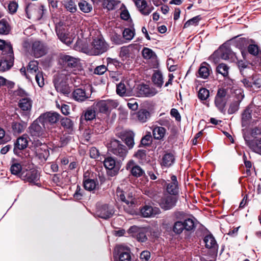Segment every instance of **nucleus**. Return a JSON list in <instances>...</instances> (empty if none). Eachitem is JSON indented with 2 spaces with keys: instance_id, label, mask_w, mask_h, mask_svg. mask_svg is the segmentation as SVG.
Wrapping results in <instances>:
<instances>
[{
  "instance_id": "f257e3e1",
  "label": "nucleus",
  "mask_w": 261,
  "mask_h": 261,
  "mask_svg": "<svg viewBox=\"0 0 261 261\" xmlns=\"http://www.w3.org/2000/svg\"><path fill=\"white\" fill-rule=\"evenodd\" d=\"M116 193L119 199L125 203L123 206L124 211L131 215L137 214L136 200L134 197L135 195L133 192L132 191L126 192L127 198H125V192L120 187L117 188Z\"/></svg>"
},
{
  "instance_id": "f03ea898",
  "label": "nucleus",
  "mask_w": 261,
  "mask_h": 261,
  "mask_svg": "<svg viewBox=\"0 0 261 261\" xmlns=\"http://www.w3.org/2000/svg\"><path fill=\"white\" fill-rule=\"evenodd\" d=\"M69 72L62 70L54 76L53 82L56 90L64 95H68L70 92L67 84Z\"/></svg>"
},
{
  "instance_id": "7ed1b4c3",
  "label": "nucleus",
  "mask_w": 261,
  "mask_h": 261,
  "mask_svg": "<svg viewBox=\"0 0 261 261\" xmlns=\"http://www.w3.org/2000/svg\"><path fill=\"white\" fill-rule=\"evenodd\" d=\"M164 182L166 185V191L168 194L178 195L179 192V184L175 175L169 174L167 171H164Z\"/></svg>"
},
{
  "instance_id": "20e7f679",
  "label": "nucleus",
  "mask_w": 261,
  "mask_h": 261,
  "mask_svg": "<svg viewBox=\"0 0 261 261\" xmlns=\"http://www.w3.org/2000/svg\"><path fill=\"white\" fill-rule=\"evenodd\" d=\"M60 115L56 112H48L42 114L38 118L41 120V125L45 126L49 132H50L51 127L56 124L60 118Z\"/></svg>"
},
{
  "instance_id": "39448f33",
  "label": "nucleus",
  "mask_w": 261,
  "mask_h": 261,
  "mask_svg": "<svg viewBox=\"0 0 261 261\" xmlns=\"http://www.w3.org/2000/svg\"><path fill=\"white\" fill-rule=\"evenodd\" d=\"M109 150L113 154L123 160L127 153V149L122 142L116 139L111 141Z\"/></svg>"
},
{
  "instance_id": "423d86ee",
  "label": "nucleus",
  "mask_w": 261,
  "mask_h": 261,
  "mask_svg": "<svg viewBox=\"0 0 261 261\" xmlns=\"http://www.w3.org/2000/svg\"><path fill=\"white\" fill-rule=\"evenodd\" d=\"M41 124V121L38 118L30 125L28 128V132L31 136L36 138L43 137L49 132L45 126Z\"/></svg>"
},
{
  "instance_id": "0eeeda50",
  "label": "nucleus",
  "mask_w": 261,
  "mask_h": 261,
  "mask_svg": "<svg viewBox=\"0 0 261 261\" xmlns=\"http://www.w3.org/2000/svg\"><path fill=\"white\" fill-rule=\"evenodd\" d=\"M91 46V51L95 56L102 54L109 49V45L101 37L93 39Z\"/></svg>"
},
{
  "instance_id": "6e6552de",
  "label": "nucleus",
  "mask_w": 261,
  "mask_h": 261,
  "mask_svg": "<svg viewBox=\"0 0 261 261\" xmlns=\"http://www.w3.org/2000/svg\"><path fill=\"white\" fill-rule=\"evenodd\" d=\"M118 102L115 100H100L93 105L95 109L100 113H106L109 111L117 108Z\"/></svg>"
},
{
  "instance_id": "1a4fd4ad",
  "label": "nucleus",
  "mask_w": 261,
  "mask_h": 261,
  "mask_svg": "<svg viewBox=\"0 0 261 261\" xmlns=\"http://www.w3.org/2000/svg\"><path fill=\"white\" fill-rule=\"evenodd\" d=\"M32 54L36 58L42 57L47 53L46 46L40 41H35L32 44Z\"/></svg>"
},
{
  "instance_id": "9d476101",
  "label": "nucleus",
  "mask_w": 261,
  "mask_h": 261,
  "mask_svg": "<svg viewBox=\"0 0 261 261\" xmlns=\"http://www.w3.org/2000/svg\"><path fill=\"white\" fill-rule=\"evenodd\" d=\"M156 93L154 88L146 84H140L136 88V94L139 97H150Z\"/></svg>"
},
{
  "instance_id": "9b49d317",
  "label": "nucleus",
  "mask_w": 261,
  "mask_h": 261,
  "mask_svg": "<svg viewBox=\"0 0 261 261\" xmlns=\"http://www.w3.org/2000/svg\"><path fill=\"white\" fill-rule=\"evenodd\" d=\"M19 177L25 181L35 184L39 179V174L36 170H30L22 171Z\"/></svg>"
},
{
  "instance_id": "f8f14e48",
  "label": "nucleus",
  "mask_w": 261,
  "mask_h": 261,
  "mask_svg": "<svg viewBox=\"0 0 261 261\" xmlns=\"http://www.w3.org/2000/svg\"><path fill=\"white\" fill-rule=\"evenodd\" d=\"M117 251L119 261H131V252L129 248L119 245L117 248Z\"/></svg>"
},
{
  "instance_id": "ddd939ff",
  "label": "nucleus",
  "mask_w": 261,
  "mask_h": 261,
  "mask_svg": "<svg viewBox=\"0 0 261 261\" xmlns=\"http://www.w3.org/2000/svg\"><path fill=\"white\" fill-rule=\"evenodd\" d=\"M177 200V195L168 193L164 195V211L169 210L175 207Z\"/></svg>"
},
{
  "instance_id": "4468645a",
  "label": "nucleus",
  "mask_w": 261,
  "mask_h": 261,
  "mask_svg": "<svg viewBox=\"0 0 261 261\" xmlns=\"http://www.w3.org/2000/svg\"><path fill=\"white\" fill-rule=\"evenodd\" d=\"M28 137L27 135H23L16 140L14 143V152L17 153L18 150L25 149L28 146Z\"/></svg>"
},
{
  "instance_id": "2eb2a0df",
  "label": "nucleus",
  "mask_w": 261,
  "mask_h": 261,
  "mask_svg": "<svg viewBox=\"0 0 261 261\" xmlns=\"http://www.w3.org/2000/svg\"><path fill=\"white\" fill-rule=\"evenodd\" d=\"M219 51L220 52V57L222 59L234 61L237 59L236 54L233 52L229 47L224 46L220 47Z\"/></svg>"
},
{
  "instance_id": "dca6fc26",
  "label": "nucleus",
  "mask_w": 261,
  "mask_h": 261,
  "mask_svg": "<svg viewBox=\"0 0 261 261\" xmlns=\"http://www.w3.org/2000/svg\"><path fill=\"white\" fill-rule=\"evenodd\" d=\"M60 61L64 66L70 68L76 67L79 62L78 59L68 55H61Z\"/></svg>"
},
{
  "instance_id": "f3484780",
  "label": "nucleus",
  "mask_w": 261,
  "mask_h": 261,
  "mask_svg": "<svg viewBox=\"0 0 261 261\" xmlns=\"http://www.w3.org/2000/svg\"><path fill=\"white\" fill-rule=\"evenodd\" d=\"M141 216L144 218L155 216L160 213V210L157 207H153L150 205H145L140 210Z\"/></svg>"
},
{
  "instance_id": "a211bd4d",
  "label": "nucleus",
  "mask_w": 261,
  "mask_h": 261,
  "mask_svg": "<svg viewBox=\"0 0 261 261\" xmlns=\"http://www.w3.org/2000/svg\"><path fill=\"white\" fill-rule=\"evenodd\" d=\"M126 170H130L132 174L135 177H140L144 174L143 170L139 166L135 165L133 160L129 161L126 166Z\"/></svg>"
},
{
  "instance_id": "6ab92c4d",
  "label": "nucleus",
  "mask_w": 261,
  "mask_h": 261,
  "mask_svg": "<svg viewBox=\"0 0 261 261\" xmlns=\"http://www.w3.org/2000/svg\"><path fill=\"white\" fill-rule=\"evenodd\" d=\"M32 100L28 97H25L19 100L18 105L21 111L26 114H29L32 109Z\"/></svg>"
},
{
  "instance_id": "aec40b11",
  "label": "nucleus",
  "mask_w": 261,
  "mask_h": 261,
  "mask_svg": "<svg viewBox=\"0 0 261 261\" xmlns=\"http://www.w3.org/2000/svg\"><path fill=\"white\" fill-rule=\"evenodd\" d=\"M96 213L98 217L107 219L112 216L114 214V211L112 207L105 204L100 207Z\"/></svg>"
},
{
  "instance_id": "412c9836",
  "label": "nucleus",
  "mask_w": 261,
  "mask_h": 261,
  "mask_svg": "<svg viewBox=\"0 0 261 261\" xmlns=\"http://www.w3.org/2000/svg\"><path fill=\"white\" fill-rule=\"evenodd\" d=\"M35 153L36 156L42 162L46 161L49 155L47 146L45 145L36 147Z\"/></svg>"
},
{
  "instance_id": "4be33fe9",
  "label": "nucleus",
  "mask_w": 261,
  "mask_h": 261,
  "mask_svg": "<svg viewBox=\"0 0 261 261\" xmlns=\"http://www.w3.org/2000/svg\"><path fill=\"white\" fill-rule=\"evenodd\" d=\"M128 231L130 233H136V239L139 242H145L147 240L145 230L136 226H133L130 227Z\"/></svg>"
},
{
  "instance_id": "5701e85b",
  "label": "nucleus",
  "mask_w": 261,
  "mask_h": 261,
  "mask_svg": "<svg viewBox=\"0 0 261 261\" xmlns=\"http://www.w3.org/2000/svg\"><path fill=\"white\" fill-rule=\"evenodd\" d=\"M90 94L86 93L85 90L77 88L72 92L73 98L77 101L82 102L90 97Z\"/></svg>"
},
{
  "instance_id": "b1692460",
  "label": "nucleus",
  "mask_w": 261,
  "mask_h": 261,
  "mask_svg": "<svg viewBox=\"0 0 261 261\" xmlns=\"http://www.w3.org/2000/svg\"><path fill=\"white\" fill-rule=\"evenodd\" d=\"M206 248L211 249L214 251H217L218 248V245L215 240V238L212 234L206 236L203 240Z\"/></svg>"
},
{
  "instance_id": "393cba45",
  "label": "nucleus",
  "mask_w": 261,
  "mask_h": 261,
  "mask_svg": "<svg viewBox=\"0 0 261 261\" xmlns=\"http://www.w3.org/2000/svg\"><path fill=\"white\" fill-rule=\"evenodd\" d=\"M135 5L139 11L143 15H148L151 11L145 0H137L136 1Z\"/></svg>"
},
{
  "instance_id": "a878e982",
  "label": "nucleus",
  "mask_w": 261,
  "mask_h": 261,
  "mask_svg": "<svg viewBox=\"0 0 261 261\" xmlns=\"http://www.w3.org/2000/svg\"><path fill=\"white\" fill-rule=\"evenodd\" d=\"M253 107L248 106L244 111L242 115V126L243 127L247 126L252 118L251 113L253 111Z\"/></svg>"
},
{
  "instance_id": "bb28decb",
  "label": "nucleus",
  "mask_w": 261,
  "mask_h": 261,
  "mask_svg": "<svg viewBox=\"0 0 261 261\" xmlns=\"http://www.w3.org/2000/svg\"><path fill=\"white\" fill-rule=\"evenodd\" d=\"M211 71L210 65L206 62H203L198 70L199 76L205 79L210 75Z\"/></svg>"
},
{
  "instance_id": "cd10ccee",
  "label": "nucleus",
  "mask_w": 261,
  "mask_h": 261,
  "mask_svg": "<svg viewBox=\"0 0 261 261\" xmlns=\"http://www.w3.org/2000/svg\"><path fill=\"white\" fill-rule=\"evenodd\" d=\"M14 59L3 57L0 60V71L4 72L10 69L13 64Z\"/></svg>"
},
{
  "instance_id": "c85d7f7f",
  "label": "nucleus",
  "mask_w": 261,
  "mask_h": 261,
  "mask_svg": "<svg viewBox=\"0 0 261 261\" xmlns=\"http://www.w3.org/2000/svg\"><path fill=\"white\" fill-rule=\"evenodd\" d=\"M56 33L60 40L65 44L69 45L72 42V40L69 38L65 32L60 27H56Z\"/></svg>"
},
{
  "instance_id": "c756f323",
  "label": "nucleus",
  "mask_w": 261,
  "mask_h": 261,
  "mask_svg": "<svg viewBox=\"0 0 261 261\" xmlns=\"http://www.w3.org/2000/svg\"><path fill=\"white\" fill-rule=\"evenodd\" d=\"M175 162V156L173 152H166L164 153V167H170Z\"/></svg>"
},
{
  "instance_id": "7c9ffc66",
  "label": "nucleus",
  "mask_w": 261,
  "mask_h": 261,
  "mask_svg": "<svg viewBox=\"0 0 261 261\" xmlns=\"http://www.w3.org/2000/svg\"><path fill=\"white\" fill-rule=\"evenodd\" d=\"M27 127V124L24 122H13L12 123V129L14 134H19L22 133Z\"/></svg>"
},
{
  "instance_id": "2f4dec72",
  "label": "nucleus",
  "mask_w": 261,
  "mask_h": 261,
  "mask_svg": "<svg viewBox=\"0 0 261 261\" xmlns=\"http://www.w3.org/2000/svg\"><path fill=\"white\" fill-rule=\"evenodd\" d=\"M150 114L146 109H141L137 113L138 120L141 123H144L150 118Z\"/></svg>"
},
{
  "instance_id": "473e14b6",
  "label": "nucleus",
  "mask_w": 261,
  "mask_h": 261,
  "mask_svg": "<svg viewBox=\"0 0 261 261\" xmlns=\"http://www.w3.org/2000/svg\"><path fill=\"white\" fill-rule=\"evenodd\" d=\"M154 84L158 87L161 88L163 83V77L161 71H156L153 74L152 77Z\"/></svg>"
},
{
  "instance_id": "72a5a7b5",
  "label": "nucleus",
  "mask_w": 261,
  "mask_h": 261,
  "mask_svg": "<svg viewBox=\"0 0 261 261\" xmlns=\"http://www.w3.org/2000/svg\"><path fill=\"white\" fill-rule=\"evenodd\" d=\"M11 31V26L9 22L5 19L0 20V34L8 35Z\"/></svg>"
},
{
  "instance_id": "f704fd0d",
  "label": "nucleus",
  "mask_w": 261,
  "mask_h": 261,
  "mask_svg": "<svg viewBox=\"0 0 261 261\" xmlns=\"http://www.w3.org/2000/svg\"><path fill=\"white\" fill-rule=\"evenodd\" d=\"M97 185L98 181L93 179L88 178L84 181L85 189L89 191L95 190Z\"/></svg>"
},
{
  "instance_id": "c9c22d12",
  "label": "nucleus",
  "mask_w": 261,
  "mask_h": 261,
  "mask_svg": "<svg viewBox=\"0 0 261 261\" xmlns=\"http://www.w3.org/2000/svg\"><path fill=\"white\" fill-rule=\"evenodd\" d=\"M95 108L94 107L88 108L84 113V119L87 121L94 119L96 117Z\"/></svg>"
},
{
  "instance_id": "e433bc0d",
  "label": "nucleus",
  "mask_w": 261,
  "mask_h": 261,
  "mask_svg": "<svg viewBox=\"0 0 261 261\" xmlns=\"http://www.w3.org/2000/svg\"><path fill=\"white\" fill-rule=\"evenodd\" d=\"M120 3V1L116 0H103L102 6L108 10H112Z\"/></svg>"
},
{
  "instance_id": "4c0bfd02",
  "label": "nucleus",
  "mask_w": 261,
  "mask_h": 261,
  "mask_svg": "<svg viewBox=\"0 0 261 261\" xmlns=\"http://www.w3.org/2000/svg\"><path fill=\"white\" fill-rule=\"evenodd\" d=\"M244 98V95L241 93L240 99H238V100L231 103L228 109V113L229 114H232L236 113L239 109V105L241 100Z\"/></svg>"
},
{
  "instance_id": "58836bf2",
  "label": "nucleus",
  "mask_w": 261,
  "mask_h": 261,
  "mask_svg": "<svg viewBox=\"0 0 261 261\" xmlns=\"http://www.w3.org/2000/svg\"><path fill=\"white\" fill-rule=\"evenodd\" d=\"M243 138L245 141L246 144L249 147H251V146L253 144V141L255 140L254 139H252L253 137L251 135V134L250 131L248 129H244L242 130Z\"/></svg>"
},
{
  "instance_id": "ea45409f",
  "label": "nucleus",
  "mask_w": 261,
  "mask_h": 261,
  "mask_svg": "<svg viewBox=\"0 0 261 261\" xmlns=\"http://www.w3.org/2000/svg\"><path fill=\"white\" fill-rule=\"evenodd\" d=\"M152 139L150 132H147V134L141 139L140 144L139 147L149 146L152 142Z\"/></svg>"
},
{
  "instance_id": "a19ab883",
  "label": "nucleus",
  "mask_w": 261,
  "mask_h": 261,
  "mask_svg": "<svg viewBox=\"0 0 261 261\" xmlns=\"http://www.w3.org/2000/svg\"><path fill=\"white\" fill-rule=\"evenodd\" d=\"M142 54L143 58L146 60H154L156 58L155 54L152 49L147 47H145L143 49Z\"/></svg>"
},
{
  "instance_id": "79ce46f5",
  "label": "nucleus",
  "mask_w": 261,
  "mask_h": 261,
  "mask_svg": "<svg viewBox=\"0 0 261 261\" xmlns=\"http://www.w3.org/2000/svg\"><path fill=\"white\" fill-rule=\"evenodd\" d=\"M63 5L67 11L71 13H75L77 11L76 5L72 0H65Z\"/></svg>"
},
{
  "instance_id": "37998d69",
  "label": "nucleus",
  "mask_w": 261,
  "mask_h": 261,
  "mask_svg": "<svg viewBox=\"0 0 261 261\" xmlns=\"http://www.w3.org/2000/svg\"><path fill=\"white\" fill-rule=\"evenodd\" d=\"M2 51L3 55H6L5 57L14 59L13 48L10 43H7Z\"/></svg>"
},
{
  "instance_id": "c03bdc74",
  "label": "nucleus",
  "mask_w": 261,
  "mask_h": 261,
  "mask_svg": "<svg viewBox=\"0 0 261 261\" xmlns=\"http://www.w3.org/2000/svg\"><path fill=\"white\" fill-rule=\"evenodd\" d=\"M229 67L224 63L219 64L217 67V72L222 74L224 77L228 75V70Z\"/></svg>"
},
{
  "instance_id": "a18cd8bd",
  "label": "nucleus",
  "mask_w": 261,
  "mask_h": 261,
  "mask_svg": "<svg viewBox=\"0 0 261 261\" xmlns=\"http://www.w3.org/2000/svg\"><path fill=\"white\" fill-rule=\"evenodd\" d=\"M27 71L32 74L37 73L39 71L38 62L35 60L30 61L27 66Z\"/></svg>"
},
{
  "instance_id": "49530a36",
  "label": "nucleus",
  "mask_w": 261,
  "mask_h": 261,
  "mask_svg": "<svg viewBox=\"0 0 261 261\" xmlns=\"http://www.w3.org/2000/svg\"><path fill=\"white\" fill-rule=\"evenodd\" d=\"M135 134L133 132H128L126 134L125 142L126 145L129 149L132 148L135 144L134 142Z\"/></svg>"
},
{
  "instance_id": "de8ad7c7",
  "label": "nucleus",
  "mask_w": 261,
  "mask_h": 261,
  "mask_svg": "<svg viewBox=\"0 0 261 261\" xmlns=\"http://www.w3.org/2000/svg\"><path fill=\"white\" fill-rule=\"evenodd\" d=\"M79 7L80 10L84 13L90 12L92 9L91 4L85 1H82L79 3Z\"/></svg>"
},
{
  "instance_id": "09e8293b",
  "label": "nucleus",
  "mask_w": 261,
  "mask_h": 261,
  "mask_svg": "<svg viewBox=\"0 0 261 261\" xmlns=\"http://www.w3.org/2000/svg\"><path fill=\"white\" fill-rule=\"evenodd\" d=\"M103 165L106 169L112 170L115 167L116 162L112 157H108L105 159Z\"/></svg>"
},
{
  "instance_id": "8fccbe9b",
  "label": "nucleus",
  "mask_w": 261,
  "mask_h": 261,
  "mask_svg": "<svg viewBox=\"0 0 261 261\" xmlns=\"http://www.w3.org/2000/svg\"><path fill=\"white\" fill-rule=\"evenodd\" d=\"M250 148L254 152L261 154V138L255 140Z\"/></svg>"
},
{
  "instance_id": "3c124183",
  "label": "nucleus",
  "mask_w": 261,
  "mask_h": 261,
  "mask_svg": "<svg viewBox=\"0 0 261 261\" xmlns=\"http://www.w3.org/2000/svg\"><path fill=\"white\" fill-rule=\"evenodd\" d=\"M184 229V225L182 221H177L175 222L173 226V232L177 234H180Z\"/></svg>"
},
{
  "instance_id": "603ef678",
  "label": "nucleus",
  "mask_w": 261,
  "mask_h": 261,
  "mask_svg": "<svg viewBox=\"0 0 261 261\" xmlns=\"http://www.w3.org/2000/svg\"><path fill=\"white\" fill-rule=\"evenodd\" d=\"M237 60V64L238 67L240 69V72L243 75V76H245L244 70L247 69L248 67V62L247 61L242 60V59H239L237 57V59H236Z\"/></svg>"
},
{
  "instance_id": "864d4df0",
  "label": "nucleus",
  "mask_w": 261,
  "mask_h": 261,
  "mask_svg": "<svg viewBox=\"0 0 261 261\" xmlns=\"http://www.w3.org/2000/svg\"><path fill=\"white\" fill-rule=\"evenodd\" d=\"M61 124L65 129H72L73 125L72 121L67 118L64 117L61 120Z\"/></svg>"
},
{
  "instance_id": "5fc2aeb1",
  "label": "nucleus",
  "mask_w": 261,
  "mask_h": 261,
  "mask_svg": "<svg viewBox=\"0 0 261 261\" xmlns=\"http://www.w3.org/2000/svg\"><path fill=\"white\" fill-rule=\"evenodd\" d=\"M152 133L155 139H161L163 137V127L159 126L154 127Z\"/></svg>"
},
{
  "instance_id": "6e6d98bb",
  "label": "nucleus",
  "mask_w": 261,
  "mask_h": 261,
  "mask_svg": "<svg viewBox=\"0 0 261 261\" xmlns=\"http://www.w3.org/2000/svg\"><path fill=\"white\" fill-rule=\"evenodd\" d=\"M14 83L9 81L2 76H0V88L6 86L8 88L12 89L14 86Z\"/></svg>"
},
{
  "instance_id": "4d7b16f0",
  "label": "nucleus",
  "mask_w": 261,
  "mask_h": 261,
  "mask_svg": "<svg viewBox=\"0 0 261 261\" xmlns=\"http://www.w3.org/2000/svg\"><path fill=\"white\" fill-rule=\"evenodd\" d=\"M226 99H223L217 95L215 97V105L220 110H222L224 109L226 103Z\"/></svg>"
},
{
  "instance_id": "13d9d810",
  "label": "nucleus",
  "mask_w": 261,
  "mask_h": 261,
  "mask_svg": "<svg viewBox=\"0 0 261 261\" xmlns=\"http://www.w3.org/2000/svg\"><path fill=\"white\" fill-rule=\"evenodd\" d=\"M22 168L21 165L19 163L13 164L10 168L12 174L14 175H20Z\"/></svg>"
},
{
  "instance_id": "bf43d9fd",
  "label": "nucleus",
  "mask_w": 261,
  "mask_h": 261,
  "mask_svg": "<svg viewBox=\"0 0 261 261\" xmlns=\"http://www.w3.org/2000/svg\"><path fill=\"white\" fill-rule=\"evenodd\" d=\"M198 98L202 100H206L210 95L209 90L204 88H200L198 92Z\"/></svg>"
},
{
  "instance_id": "052dcab7",
  "label": "nucleus",
  "mask_w": 261,
  "mask_h": 261,
  "mask_svg": "<svg viewBox=\"0 0 261 261\" xmlns=\"http://www.w3.org/2000/svg\"><path fill=\"white\" fill-rule=\"evenodd\" d=\"M182 223L184 225V229L187 231H190L195 227L194 221L190 218L186 219Z\"/></svg>"
},
{
  "instance_id": "680f3d73",
  "label": "nucleus",
  "mask_w": 261,
  "mask_h": 261,
  "mask_svg": "<svg viewBox=\"0 0 261 261\" xmlns=\"http://www.w3.org/2000/svg\"><path fill=\"white\" fill-rule=\"evenodd\" d=\"M201 19V17L199 15L194 17L193 18L188 20L184 24V28H188L191 25H198V22Z\"/></svg>"
},
{
  "instance_id": "e2e57ef3",
  "label": "nucleus",
  "mask_w": 261,
  "mask_h": 261,
  "mask_svg": "<svg viewBox=\"0 0 261 261\" xmlns=\"http://www.w3.org/2000/svg\"><path fill=\"white\" fill-rule=\"evenodd\" d=\"M134 35V32L129 28L125 29L123 32V37L127 40H132Z\"/></svg>"
},
{
  "instance_id": "0e129e2a",
  "label": "nucleus",
  "mask_w": 261,
  "mask_h": 261,
  "mask_svg": "<svg viewBox=\"0 0 261 261\" xmlns=\"http://www.w3.org/2000/svg\"><path fill=\"white\" fill-rule=\"evenodd\" d=\"M35 80L40 87H42L44 85V80L42 71H38L35 75Z\"/></svg>"
},
{
  "instance_id": "69168bd1",
  "label": "nucleus",
  "mask_w": 261,
  "mask_h": 261,
  "mask_svg": "<svg viewBox=\"0 0 261 261\" xmlns=\"http://www.w3.org/2000/svg\"><path fill=\"white\" fill-rule=\"evenodd\" d=\"M111 40L116 44H122L124 43L123 40L121 35L114 33L111 36Z\"/></svg>"
},
{
  "instance_id": "338daca9",
  "label": "nucleus",
  "mask_w": 261,
  "mask_h": 261,
  "mask_svg": "<svg viewBox=\"0 0 261 261\" xmlns=\"http://www.w3.org/2000/svg\"><path fill=\"white\" fill-rule=\"evenodd\" d=\"M117 93L120 96L125 95L126 92L125 86L123 83H120L117 86Z\"/></svg>"
},
{
  "instance_id": "774afa93",
  "label": "nucleus",
  "mask_w": 261,
  "mask_h": 261,
  "mask_svg": "<svg viewBox=\"0 0 261 261\" xmlns=\"http://www.w3.org/2000/svg\"><path fill=\"white\" fill-rule=\"evenodd\" d=\"M150 258V253L149 251L145 250L142 251L140 255L141 261H149Z\"/></svg>"
}]
</instances>
